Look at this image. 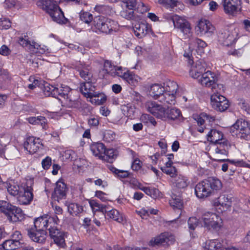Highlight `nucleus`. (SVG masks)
I'll list each match as a JSON object with an SVG mask.
<instances>
[{"label":"nucleus","mask_w":250,"mask_h":250,"mask_svg":"<svg viewBox=\"0 0 250 250\" xmlns=\"http://www.w3.org/2000/svg\"><path fill=\"white\" fill-rule=\"evenodd\" d=\"M222 188V183L218 178L209 177L198 183L195 187V193L198 198L203 199L213 194Z\"/></svg>","instance_id":"nucleus-1"},{"label":"nucleus","mask_w":250,"mask_h":250,"mask_svg":"<svg viewBox=\"0 0 250 250\" xmlns=\"http://www.w3.org/2000/svg\"><path fill=\"white\" fill-rule=\"evenodd\" d=\"M61 0H38L37 5L45 11L52 19L58 23H66L67 19L60 8L59 4Z\"/></svg>","instance_id":"nucleus-2"},{"label":"nucleus","mask_w":250,"mask_h":250,"mask_svg":"<svg viewBox=\"0 0 250 250\" xmlns=\"http://www.w3.org/2000/svg\"><path fill=\"white\" fill-rule=\"evenodd\" d=\"M117 21L104 16H97L93 19L91 29L93 32L99 33L109 34L118 29Z\"/></svg>","instance_id":"nucleus-3"},{"label":"nucleus","mask_w":250,"mask_h":250,"mask_svg":"<svg viewBox=\"0 0 250 250\" xmlns=\"http://www.w3.org/2000/svg\"><path fill=\"white\" fill-rule=\"evenodd\" d=\"M198 83L202 86L211 88L213 92L215 90H224V86L218 84V79L216 75L213 72L207 70L202 76L198 79Z\"/></svg>","instance_id":"nucleus-4"},{"label":"nucleus","mask_w":250,"mask_h":250,"mask_svg":"<svg viewBox=\"0 0 250 250\" xmlns=\"http://www.w3.org/2000/svg\"><path fill=\"white\" fill-rule=\"evenodd\" d=\"M230 129L238 138L250 139V123L243 119H238Z\"/></svg>","instance_id":"nucleus-5"},{"label":"nucleus","mask_w":250,"mask_h":250,"mask_svg":"<svg viewBox=\"0 0 250 250\" xmlns=\"http://www.w3.org/2000/svg\"><path fill=\"white\" fill-rule=\"evenodd\" d=\"M204 227L208 229L218 230L222 226L223 222L221 217L216 213L206 212L202 217Z\"/></svg>","instance_id":"nucleus-6"},{"label":"nucleus","mask_w":250,"mask_h":250,"mask_svg":"<svg viewBox=\"0 0 250 250\" xmlns=\"http://www.w3.org/2000/svg\"><path fill=\"white\" fill-rule=\"evenodd\" d=\"M172 19L174 27L182 33L183 38L189 39L192 35V32L191 25L189 21L176 15L173 16Z\"/></svg>","instance_id":"nucleus-7"},{"label":"nucleus","mask_w":250,"mask_h":250,"mask_svg":"<svg viewBox=\"0 0 250 250\" xmlns=\"http://www.w3.org/2000/svg\"><path fill=\"white\" fill-rule=\"evenodd\" d=\"M33 181L29 180L21 186V192L19 194V196L18 197V201L20 204L28 205L33 200Z\"/></svg>","instance_id":"nucleus-8"},{"label":"nucleus","mask_w":250,"mask_h":250,"mask_svg":"<svg viewBox=\"0 0 250 250\" xmlns=\"http://www.w3.org/2000/svg\"><path fill=\"white\" fill-rule=\"evenodd\" d=\"M214 145L213 160L215 161H224L225 159L223 158L228 155L230 144L228 140L224 139Z\"/></svg>","instance_id":"nucleus-9"},{"label":"nucleus","mask_w":250,"mask_h":250,"mask_svg":"<svg viewBox=\"0 0 250 250\" xmlns=\"http://www.w3.org/2000/svg\"><path fill=\"white\" fill-rule=\"evenodd\" d=\"M221 91L217 89L213 91L214 93L211 96L210 101L211 106L214 109L223 112L228 108L229 104L226 97L218 93Z\"/></svg>","instance_id":"nucleus-10"},{"label":"nucleus","mask_w":250,"mask_h":250,"mask_svg":"<svg viewBox=\"0 0 250 250\" xmlns=\"http://www.w3.org/2000/svg\"><path fill=\"white\" fill-rule=\"evenodd\" d=\"M58 94L53 97L59 99L62 104L68 107H76L77 103L75 100L71 98L70 88L67 86H61L57 87Z\"/></svg>","instance_id":"nucleus-11"},{"label":"nucleus","mask_w":250,"mask_h":250,"mask_svg":"<svg viewBox=\"0 0 250 250\" xmlns=\"http://www.w3.org/2000/svg\"><path fill=\"white\" fill-rule=\"evenodd\" d=\"M145 107L147 110L158 119L166 121V108L162 105L154 101H148L146 103Z\"/></svg>","instance_id":"nucleus-12"},{"label":"nucleus","mask_w":250,"mask_h":250,"mask_svg":"<svg viewBox=\"0 0 250 250\" xmlns=\"http://www.w3.org/2000/svg\"><path fill=\"white\" fill-rule=\"evenodd\" d=\"M196 31L198 34L210 37L214 33L215 28L209 21L202 19L198 22Z\"/></svg>","instance_id":"nucleus-13"},{"label":"nucleus","mask_w":250,"mask_h":250,"mask_svg":"<svg viewBox=\"0 0 250 250\" xmlns=\"http://www.w3.org/2000/svg\"><path fill=\"white\" fill-rule=\"evenodd\" d=\"M175 237L171 233L165 232L155 237L154 240L150 241L152 245H161L167 246L172 245L175 242Z\"/></svg>","instance_id":"nucleus-14"},{"label":"nucleus","mask_w":250,"mask_h":250,"mask_svg":"<svg viewBox=\"0 0 250 250\" xmlns=\"http://www.w3.org/2000/svg\"><path fill=\"white\" fill-rule=\"evenodd\" d=\"M241 0H222V4L225 13L233 15L241 9Z\"/></svg>","instance_id":"nucleus-15"},{"label":"nucleus","mask_w":250,"mask_h":250,"mask_svg":"<svg viewBox=\"0 0 250 250\" xmlns=\"http://www.w3.org/2000/svg\"><path fill=\"white\" fill-rule=\"evenodd\" d=\"M207 64L205 62L202 60H198L193 64L190 71V76L196 79H199L202 76L206 71Z\"/></svg>","instance_id":"nucleus-16"},{"label":"nucleus","mask_w":250,"mask_h":250,"mask_svg":"<svg viewBox=\"0 0 250 250\" xmlns=\"http://www.w3.org/2000/svg\"><path fill=\"white\" fill-rule=\"evenodd\" d=\"M68 188L62 180H59L56 183V186L52 193V197L58 201L64 199L66 196Z\"/></svg>","instance_id":"nucleus-17"},{"label":"nucleus","mask_w":250,"mask_h":250,"mask_svg":"<svg viewBox=\"0 0 250 250\" xmlns=\"http://www.w3.org/2000/svg\"><path fill=\"white\" fill-rule=\"evenodd\" d=\"M49 235L53 239L54 243L61 248H64L66 246L65 243V237L66 233L61 231L58 228L54 229H51L49 231Z\"/></svg>","instance_id":"nucleus-18"},{"label":"nucleus","mask_w":250,"mask_h":250,"mask_svg":"<svg viewBox=\"0 0 250 250\" xmlns=\"http://www.w3.org/2000/svg\"><path fill=\"white\" fill-rule=\"evenodd\" d=\"M42 144L39 138L29 137L23 144L24 148L30 154L36 153L41 146Z\"/></svg>","instance_id":"nucleus-19"},{"label":"nucleus","mask_w":250,"mask_h":250,"mask_svg":"<svg viewBox=\"0 0 250 250\" xmlns=\"http://www.w3.org/2000/svg\"><path fill=\"white\" fill-rule=\"evenodd\" d=\"M237 32L235 31L226 30L221 32L219 38L225 46H229L232 44L236 39Z\"/></svg>","instance_id":"nucleus-20"},{"label":"nucleus","mask_w":250,"mask_h":250,"mask_svg":"<svg viewBox=\"0 0 250 250\" xmlns=\"http://www.w3.org/2000/svg\"><path fill=\"white\" fill-rule=\"evenodd\" d=\"M75 68L79 72L80 77L85 82L91 81L92 75L90 72V66L89 65L80 62L76 63Z\"/></svg>","instance_id":"nucleus-21"},{"label":"nucleus","mask_w":250,"mask_h":250,"mask_svg":"<svg viewBox=\"0 0 250 250\" xmlns=\"http://www.w3.org/2000/svg\"><path fill=\"white\" fill-rule=\"evenodd\" d=\"M133 30L135 35L138 38H142L150 31L151 28L147 23L139 22L134 25Z\"/></svg>","instance_id":"nucleus-22"},{"label":"nucleus","mask_w":250,"mask_h":250,"mask_svg":"<svg viewBox=\"0 0 250 250\" xmlns=\"http://www.w3.org/2000/svg\"><path fill=\"white\" fill-rule=\"evenodd\" d=\"M27 234L29 237L34 242L39 243H43L46 237L45 230H40L29 229L27 230Z\"/></svg>","instance_id":"nucleus-23"},{"label":"nucleus","mask_w":250,"mask_h":250,"mask_svg":"<svg viewBox=\"0 0 250 250\" xmlns=\"http://www.w3.org/2000/svg\"><path fill=\"white\" fill-rule=\"evenodd\" d=\"M80 90L86 97L93 98L94 97H96L95 87L93 85L91 81L82 83Z\"/></svg>","instance_id":"nucleus-24"},{"label":"nucleus","mask_w":250,"mask_h":250,"mask_svg":"<svg viewBox=\"0 0 250 250\" xmlns=\"http://www.w3.org/2000/svg\"><path fill=\"white\" fill-rule=\"evenodd\" d=\"M0 211L4 213L7 217L10 214H12L14 211L18 214L17 215L18 218H20L19 213H21V208L6 201H2L0 203Z\"/></svg>","instance_id":"nucleus-25"},{"label":"nucleus","mask_w":250,"mask_h":250,"mask_svg":"<svg viewBox=\"0 0 250 250\" xmlns=\"http://www.w3.org/2000/svg\"><path fill=\"white\" fill-rule=\"evenodd\" d=\"M123 9L120 12V15L127 20L139 21L141 20L139 16L136 15L134 12V8L122 5Z\"/></svg>","instance_id":"nucleus-26"},{"label":"nucleus","mask_w":250,"mask_h":250,"mask_svg":"<svg viewBox=\"0 0 250 250\" xmlns=\"http://www.w3.org/2000/svg\"><path fill=\"white\" fill-rule=\"evenodd\" d=\"M104 214L105 218L107 216L108 218L112 219L119 223L123 221L122 215L117 210L109 205H107Z\"/></svg>","instance_id":"nucleus-27"},{"label":"nucleus","mask_w":250,"mask_h":250,"mask_svg":"<svg viewBox=\"0 0 250 250\" xmlns=\"http://www.w3.org/2000/svg\"><path fill=\"white\" fill-rule=\"evenodd\" d=\"M165 91L164 86L155 83L151 85L149 90V94L154 99L159 101L161 96H162Z\"/></svg>","instance_id":"nucleus-28"},{"label":"nucleus","mask_w":250,"mask_h":250,"mask_svg":"<svg viewBox=\"0 0 250 250\" xmlns=\"http://www.w3.org/2000/svg\"><path fill=\"white\" fill-rule=\"evenodd\" d=\"M207 136L208 141L214 144L224 139L222 132L216 129H210Z\"/></svg>","instance_id":"nucleus-29"},{"label":"nucleus","mask_w":250,"mask_h":250,"mask_svg":"<svg viewBox=\"0 0 250 250\" xmlns=\"http://www.w3.org/2000/svg\"><path fill=\"white\" fill-rule=\"evenodd\" d=\"M105 147L104 145L100 142L94 143L90 145V150L93 155L100 159L105 151Z\"/></svg>","instance_id":"nucleus-30"},{"label":"nucleus","mask_w":250,"mask_h":250,"mask_svg":"<svg viewBox=\"0 0 250 250\" xmlns=\"http://www.w3.org/2000/svg\"><path fill=\"white\" fill-rule=\"evenodd\" d=\"M232 196L230 195L223 194L220 195L215 201V206L221 205L225 207L226 208H229L231 206Z\"/></svg>","instance_id":"nucleus-31"},{"label":"nucleus","mask_w":250,"mask_h":250,"mask_svg":"<svg viewBox=\"0 0 250 250\" xmlns=\"http://www.w3.org/2000/svg\"><path fill=\"white\" fill-rule=\"evenodd\" d=\"M161 170L171 177H174L177 174V169L173 166V162H167L165 165L161 167Z\"/></svg>","instance_id":"nucleus-32"},{"label":"nucleus","mask_w":250,"mask_h":250,"mask_svg":"<svg viewBox=\"0 0 250 250\" xmlns=\"http://www.w3.org/2000/svg\"><path fill=\"white\" fill-rule=\"evenodd\" d=\"M161 97L159 101L167 105V107L168 105H173L175 103V94L164 92Z\"/></svg>","instance_id":"nucleus-33"},{"label":"nucleus","mask_w":250,"mask_h":250,"mask_svg":"<svg viewBox=\"0 0 250 250\" xmlns=\"http://www.w3.org/2000/svg\"><path fill=\"white\" fill-rule=\"evenodd\" d=\"M20 248V243L11 239L5 240L2 245H0L1 250H16Z\"/></svg>","instance_id":"nucleus-34"},{"label":"nucleus","mask_w":250,"mask_h":250,"mask_svg":"<svg viewBox=\"0 0 250 250\" xmlns=\"http://www.w3.org/2000/svg\"><path fill=\"white\" fill-rule=\"evenodd\" d=\"M181 115V112L179 109L177 108H171L166 111V121H174L179 119Z\"/></svg>","instance_id":"nucleus-35"},{"label":"nucleus","mask_w":250,"mask_h":250,"mask_svg":"<svg viewBox=\"0 0 250 250\" xmlns=\"http://www.w3.org/2000/svg\"><path fill=\"white\" fill-rule=\"evenodd\" d=\"M47 215L41 216L34 221V226L36 229L40 230H45L46 229Z\"/></svg>","instance_id":"nucleus-36"},{"label":"nucleus","mask_w":250,"mask_h":250,"mask_svg":"<svg viewBox=\"0 0 250 250\" xmlns=\"http://www.w3.org/2000/svg\"><path fill=\"white\" fill-rule=\"evenodd\" d=\"M67 208L68 212L72 216H77L83 211V207L75 203H69Z\"/></svg>","instance_id":"nucleus-37"},{"label":"nucleus","mask_w":250,"mask_h":250,"mask_svg":"<svg viewBox=\"0 0 250 250\" xmlns=\"http://www.w3.org/2000/svg\"><path fill=\"white\" fill-rule=\"evenodd\" d=\"M215 119V117L206 113H201L197 118V122L199 125H203L206 122L209 123H213Z\"/></svg>","instance_id":"nucleus-38"},{"label":"nucleus","mask_w":250,"mask_h":250,"mask_svg":"<svg viewBox=\"0 0 250 250\" xmlns=\"http://www.w3.org/2000/svg\"><path fill=\"white\" fill-rule=\"evenodd\" d=\"M59 222L60 219L58 216H50L47 215L46 229H48L49 231L51 230V229H54L57 228V225Z\"/></svg>","instance_id":"nucleus-39"},{"label":"nucleus","mask_w":250,"mask_h":250,"mask_svg":"<svg viewBox=\"0 0 250 250\" xmlns=\"http://www.w3.org/2000/svg\"><path fill=\"white\" fill-rule=\"evenodd\" d=\"M116 158V154L113 149L105 148V151L103 153L101 159L109 163H112Z\"/></svg>","instance_id":"nucleus-40"},{"label":"nucleus","mask_w":250,"mask_h":250,"mask_svg":"<svg viewBox=\"0 0 250 250\" xmlns=\"http://www.w3.org/2000/svg\"><path fill=\"white\" fill-rule=\"evenodd\" d=\"M43 92L46 96L54 97L58 94V93H57L58 92V90L57 87L48 83H46L44 85Z\"/></svg>","instance_id":"nucleus-41"},{"label":"nucleus","mask_w":250,"mask_h":250,"mask_svg":"<svg viewBox=\"0 0 250 250\" xmlns=\"http://www.w3.org/2000/svg\"><path fill=\"white\" fill-rule=\"evenodd\" d=\"M206 247L208 250H221L223 249V245L220 240L214 239L207 241Z\"/></svg>","instance_id":"nucleus-42"},{"label":"nucleus","mask_w":250,"mask_h":250,"mask_svg":"<svg viewBox=\"0 0 250 250\" xmlns=\"http://www.w3.org/2000/svg\"><path fill=\"white\" fill-rule=\"evenodd\" d=\"M23 185L24 184H22L21 186H19L15 183H9L7 187V191L10 194L15 196L21 192V186Z\"/></svg>","instance_id":"nucleus-43"},{"label":"nucleus","mask_w":250,"mask_h":250,"mask_svg":"<svg viewBox=\"0 0 250 250\" xmlns=\"http://www.w3.org/2000/svg\"><path fill=\"white\" fill-rule=\"evenodd\" d=\"M90 206L92 209L93 212L100 211L103 214L105 210L107 205L104 204H100L96 201L92 200L89 202Z\"/></svg>","instance_id":"nucleus-44"},{"label":"nucleus","mask_w":250,"mask_h":250,"mask_svg":"<svg viewBox=\"0 0 250 250\" xmlns=\"http://www.w3.org/2000/svg\"><path fill=\"white\" fill-rule=\"evenodd\" d=\"M164 88V92L176 94L178 89V85L176 82L169 81L166 83Z\"/></svg>","instance_id":"nucleus-45"},{"label":"nucleus","mask_w":250,"mask_h":250,"mask_svg":"<svg viewBox=\"0 0 250 250\" xmlns=\"http://www.w3.org/2000/svg\"><path fill=\"white\" fill-rule=\"evenodd\" d=\"M145 193L153 199H158L162 197V194L158 189L153 187H147Z\"/></svg>","instance_id":"nucleus-46"},{"label":"nucleus","mask_w":250,"mask_h":250,"mask_svg":"<svg viewBox=\"0 0 250 250\" xmlns=\"http://www.w3.org/2000/svg\"><path fill=\"white\" fill-rule=\"evenodd\" d=\"M139 79L140 78L138 76L129 71L124 79V80L131 85L136 84Z\"/></svg>","instance_id":"nucleus-47"},{"label":"nucleus","mask_w":250,"mask_h":250,"mask_svg":"<svg viewBox=\"0 0 250 250\" xmlns=\"http://www.w3.org/2000/svg\"><path fill=\"white\" fill-rule=\"evenodd\" d=\"M189 44L197 47L199 49H203L207 46V43L203 40L198 38H192L190 39Z\"/></svg>","instance_id":"nucleus-48"},{"label":"nucleus","mask_w":250,"mask_h":250,"mask_svg":"<svg viewBox=\"0 0 250 250\" xmlns=\"http://www.w3.org/2000/svg\"><path fill=\"white\" fill-rule=\"evenodd\" d=\"M80 18L81 21L86 23H89L93 21V15L88 12L81 11L80 14Z\"/></svg>","instance_id":"nucleus-49"},{"label":"nucleus","mask_w":250,"mask_h":250,"mask_svg":"<svg viewBox=\"0 0 250 250\" xmlns=\"http://www.w3.org/2000/svg\"><path fill=\"white\" fill-rule=\"evenodd\" d=\"M175 184L178 188H184L188 185V179L184 176H180L175 180Z\"/></svg>","instance_id":"nucleus-50"},{"label":"nucleus","mask_w":250,"mask_h":250,"mask_svg":"<svg viewBox=\"0 0 250 250\" xmlns=\"http://www.w3.org/2000/svg\"><path fill=\"white\" fill-rule=\"evenodd\" d=\"M224 162H226L222 166V170L224 172L227 171L229 167H230V165H234L236 166L237 165L239 164V162L238 161L230 160L229 159H225V161Z\"/></svg>","instance_id":"nucleus-51"},{"label":"nucleus","mask_w":250,"mask_h":250,"mask_svg":"<svg viewBox=\"0 0 250 250\" xmlns=\"http://www.w3.org/2000/svg\"><path fill=\"white\" fill-rule=\"evenodd\" d=\"M17 215H18V214H17V213H16L14 211L12 214V213L10 214L8 216V217H7L8 219L11 222H16L18 221H21L24 218V213H23V212L21 209V213L20 212V213H19V215H20L19 218H18V216H17Z\"/></svg>","instance_id":"nucleus-52"},{"label":"nucleus","mask_w":250,"mask_h":250,"mask_svg":"<svg viewBox=\"0 0 250 250\" xmlns=\"http://www.w3.org/2000/svg\"><path fill=\"white\" fill-rule=\"evenodd\" d=\"M11 239L13 240L15 242H17L20 243V247L21 248L23 244L22 236L21 232L18 230L15 231L11 235Z\"/></svg>","instance_id":"nucleus-53"},{"label":"nucleus","mask_w":250,"mask_h":250,"mask_svg":"<svg viewBox=\"0 0 250 250\" xmlns=\"http://www.w3.org/2000/svg\"><path fill=\"white\" fill-rule=\"evenodd\" d=\"M188 225L189 231H193L199 224V221L197 218L191 217L188 219Z\"/></svg>","instance_id":"nucleus-54"},{"label":"nucleus","mask_w":250,"mask_h":250,"mask_svg":"<svg viewBox=\"0 0 250 250\" xmlns=\"http://www.w3.org/2000/svg\"><path fill=\"white\" fill-rule=\"evenodd\" d=\"M170 205L174 208L181 209L183 207V203L180 197L173 198L170 202Z\"/></svg>","instance_id":"nucleus-55"},{"label":"nucleus","mask_w":250,"mask_h":250,"mask_svg":"<svg viewBox=\"0 0 250 250\" xmlns=\"http://www.w3.org/2000/svg\"><path fill=\"white\" fill-rule=\"evenodd\" d=\"M114 67L116 74L119 77L122 78L123 79L129 71L126 68H123L121 66H116Z\"/></svg>","instance_id":"nucleus-56"},{"label":"nucleus","mask_w":250,"mask_h":250,"mask_svg":"<svg viewBox=\"0 0 250 250\" xmlns=\"http://www.w3.org/2000/svg\"><path fill=\"white\" fill-rule=\"evenodd\" d=\"M95 99L92 100L95 101V103L98 105L103 104L106 100V96L104 94H96V97H94ZM93 102V101H92Z\"/></svg>","instance_id":"nucleus-57"},{"label":"nucleus","mask_w":250,"mask_h":250,"mask_svg":"<svg viewBox=\"0 0 250 250\" xmlns=\"http://www.w3.org/2000/svg\"><path fill=\"white\" fill-rule=\"evenodd\" d=\"M19 43L23 47L29 46L30 47L31 42L28 40V37L27 35H24V37L21 36L19 38Z\"/></svg>","instance_id":"nucleus-58"},{"label":"nucleus","mask_w":250,"mask_h":250,"mask_svg":"<svg viewBox=\"0 0 250 250\" xmlns=\"http://www.w3.org/2000/svg\"><path fill=\"white\" fill-rule=\"evenodd\" d=\"M158 2L167 8L176 5V1L175 0H159Z\"/></svg>","instance_id":"nucleus-59"},{"label":"nucleus","mask_w":250,"mask_h":250,"mask_svg":"<svg viewBox=\"0 0 250 250\" xmlns=\"http://www.w3.org/2000/svg\"><path fill=\"white\" fill-rule=\"evenodd\" d=\"M116 66H113L111 62L106 60L104 62V70L106 71L107 73H110L112 70H115V67Z\"/></svg>","instance_id":"nucleus-60"},{"label":"nucleus","mask_w":250,"mask_h":250,"mask_svg":"<svg viewBox=\"0 0 250 250\" xmlns=\"http://www.w3.org/2000/svg\"><path fill=\"white\" fill-rule=\"evenodd\" d=\"M241 108L245 110L248 114H250V105L245 100H241L238 103Z\"/></svg>","instance_id":"nucleus-61"},{"label":"nucleus","mask_w":250,"mask_h":250,"mask_svg":"<svg viewBox=\"0 0 250 250\" xmlns=\"http://www.w3.org/2000/svg\"><path fill=\"white\" fill-rule=\"evenodd\" d=\"M51 158L48 156L43 159L42 162V165L44 169H48L51 166Z\"/></svg>","instance_id":"nucleus-62"},{"label":"nucleus","mask_w":250,"mask_h":250,"mask_svg":"<svg viewBox=\"0 0 250 250\" xmlns=\"http://www.w3.org/2000/svg\"><path fill=\"white\" fill-rule=\"evenodd\" d=\"M11 26V22L9 20L0 19V29H7Z\"/></svg>","instance_id":"nucleus-63"},{"label":"nucleus","mask_w":250,"mask_h":250,"mask_svg":"<svg viewBox=\"0 0 250 250\" xmlns=\"http://www.w3.org/2000/svg\"><path fill=\"white\" fill-rule=\"evenodd\" d=\"M94 10L100 13L106 14L108 10V7L104 5H96Z\"/></svg>","instance_id":"nucleus-64"}]
</instances>
